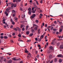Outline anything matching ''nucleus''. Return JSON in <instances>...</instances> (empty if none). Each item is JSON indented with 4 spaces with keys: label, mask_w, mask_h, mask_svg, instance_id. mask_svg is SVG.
I'll return each mask as SVG.
<instances>
[{
    "label": "nucleus",
    "mask_w": 63,
    "mask_h": 63,
    "mask_svg": "<svg viewBox=\"0 0 63 63\" xmlns=\"http://www.w3.org/2000/svg\"><path fill=\"white\" fill-rule=\"evenodd\" d=\"M25 30V29H24V28H23L22 29V31H24Z\"/></svg>",
    "instance_id": "6e6d98bb"
},
{
    "label": "nucleus",
    "mask_w": 63,
    "mask_h": 63,
    "mask_svg": "<svg viewBox=\"0 0 63 63\" xmlns=\"http://www.w3.org/2000/svg\"><path fill=\"white\" fill-rule=\"evenodd\" d=\"M12 35L13 36H15V33H13L12 34Z\"/></svg>",
    "instance_id": "e2e57ef3"
},
{
    "label": "nucleus",
    "mask_w": 63,
    "mask_h": 63,
    "mask_svg": "<svg viewBox=\"0 0 63 63\" xmlns=\"http://www.w3.org/2000/svg\"><path fill=\"white\" fill-rule=\"evenodd\" d=\"M51 28V26H48V27L47 28V29H49V28Z\"/></svg>",
    "instance_id": "72a5a7b5"
},
{
    "label": "nucleus",
    "mask_w": 63,
    "mask_h": 63,
    "mask_svg": "<svg viewBox=\"0 0 63 63\" xmlns=\"http://www.w3.org/2000/svg\"><path fill=\"white\" fill-rule=\"evenodd\" d=\"M14 6V3L12 4L11 5V7L13 8V7Z\"/></svg>",
    "instance_id": "6ab92c4d"
},
{
    "label": "nucleus",
    "mask_w": 63,
    "mask_h": 63,
    "mask_svg": "<svg viewBox=\"0 0 63 63\" xmlns=\"http://www.w3.org/2000/svg\"><path fill=\"white\" fill-rule=\"evenodd\" d=\"M25 53H27V54L29 53V51L27 50V49H25Z\"/></svg>",
    "instance_id": "20e7f679"
},
{
    "label": "nucleus",
    "mask_w": 63,
    "mask_h": 63,
    "mask_svg": "<svg viewBox=\"0 0 63 63\" xmlns=\"http://www.w3.org/2000/svg\"><path fill=\"white\" fill-rule=\"evenodd\" d=\"M13 30H15V31H17V30L16 28H13Z\"/></svg>",
    "instance_id": "2eb2a0df"
},
{
    "label": "nucleus",
    "mask_w": 63,
    "mask_h": 63,
    "mask_svg": "<svg viewBox=\"0 0 63 63\" xmlns=\"http://www.w3.org/2000/svg\"><path fill=\"white\" fill-rule=\"evenodd\" d=\"M57 57H63V56L61 54H59L57 55Z\"/></svg>",
    "instance_id": "7ed1b4c3"
},
{
    "label": "nucleus",
    "mask_w": 63,
    "mask_h": 63,
    "mask_svg": "<svg viewBox=\"0 0 63 63\" xmlns=\"http://www.w3.org/2000/svg\"><path fill=\"white\" fill-rule=\"evenodd\" d=\"M38 47H41V45H40L39 44L38 45Z\"/></svg>",
    "instance_id": "58836bf2"
},
{
    "label": "nucleus",
    "mask_w": 63,
    "mask_h": 63,
    "mask_svg": "<svg viewBox=\"0 0 63 63\" xmlns=\"http://www.w3.org/2000/svg\"><path fill=\"white\" fill-rule=\"evenodd\" d=\"M31 40H27V42L29 43V42H30L31 41Z\"/></svg>",
    "instance_id": "c756f323"
},
{
    "label": "nucleus",
    "mask_w": 63,
    "mask_h": 63,
    "mask_svg": "<svg viewBox=\"0 0 63 63\" xmlns=\"http://www.w3.org/2000/svg\"><path fill=\"white\" fill-rule=\"evenodd\" d=\"M34 32H35V31L34 30L32 29V33H33Z\"/></svg>",
    "instance_id": "a211bd4d"
},
{
    "label": "nucleus",
    "mask_w": 63,
    "mask_h": 63,
    "mask_svg": "<svg viewBox=\"0 0 63 63\" xmlns=\"http://www.w3.org/2000/svg\"><path fill=\"white\" fill-rule=\"evenodd\" d=\"M20 59H21L20 58H19L18 59H16V61H19V60H20Z\"/></svg>",
    "instance_id": "f704fd0d"
},
{
    "label": "nucleus",
    "mask_w": 63,
    "mask_h": 63,
    "mask_svg": "<svg viewBox=\"0 0 63 63\" xmlns=\"http://www.w3.org/2000/svg\"><path fill=\"white\" fill-rule=\"evenodd\" d=\"M53 30L54 32H56V31H57V30H56V29H54Z\"/></svg>",
    "instance_id": "4be33fe9"
},
{
    "label": "nucleus",
    "mask_w": 63,
    "mask_h": 63,
    "mask_svg": "<svg viewBox=\"0 0 63 63\" xmlns=\"http://www.w3.org/2000/svg\"><path fill=\"white\" fill-rule=\"evenodd\" d=\"M43 37H44V35H42L41 36H40V38L41 39H43Z\"/></svg>",
    "instance_id": "393cba45"
},
{
    "label": "nucleus",
    "mask_w": 63,
    "mask_h": 63,
    "mask_svg": "<svg viewBox=\"0 0 63 63\" xmlns=\"http://www.w3.org/2000/svg\"><path fill=\"white\" fill-rule=\"evenodd\" d=\"M28 55H29V56H31V53H30V52H29V54H28Z\"/></svg>",
    "instance_id": "4c0bfd02"
},
{
    "label": "nucleus",
    "mask_w": 63,
    "mask_h": 63,
    "mask_svg": "<svg viewBox=\"0 0 63 63\" xmlns=\"http://www.w3.org/2000/svg\"><path fill=\"white\" fill-rule=\"evenodd\" d=\"M0 38L1 39H3L4 38V37H3V36H0Z\"/></svg>",
    "instance_id": "7c9ffc66"
},
{
    "label": "nucleus",
    "mask_w": 63,
    "mask_h": 63,
    "mask_svg": "<svg viewBox=\"0 0 63 63\" xmlns=\"http://www.w3.org/2000/svg\"><path fill=\"white\" fill-rule=\"evenodd\" d=\"M16 16V15H15V14H14L13 15V17H15V16Z\"/></svg>",
    "instance_id": "69168bd1"
},
{
    "label": "nucleus",
    "mask_w": 63,
    "mask_h": 63,
    "mask_svg": "<svg viewBox=\"0 0 63 63\" xmlns=\"http://www.w3.org/2000/svg\"><path fill=\"white\" fill-rule=\"evenodd\" d=\"M62 60L61 59H60L59 60V63H61L62 62Z\"/></svg>",
    "instance_id": "4468645a"
},
{
    "label": "nucleus",
    "mask_w": 63,
    "mask_h": 63,
    "mask_svg": "<svg viewBox=\"0 0 63 63\" xmlns=\"http://www.w3.org/2000/svg\"><path fill=\"white\" fill-rule=\"evenodd\" d=\"M50 52H51L49 50H48L47 51V53H50Z\"/></svg>",
    "instance_id": "a878e982"
},
{
    "label": "nucleus",
    "mask_w": 63,
    "mask_h": 63,
    "mask_svg": "<svg viewBox=\"0 0 63 63\" xmlns=\"http://www.w3.org/2000/svg\"><path fill=\"white\" fill-rule=\"evenodd\" d=\"M26 34L27 35H28L29 34V31H27L26 32Z\"/></svg>",
    "instance_id": "f3484780"
},
{
    "label": "nucleus",
    "mask_w": 63,
    "mask_h": 63,
    "mask_svg": "<svg viewBox=\"0 0 63 63\" xmlns=\"http://www.w3.org/2000/svg\"><path fill=\"white\" fill-rule=\"evenodd\" d=\"M12 24L13 25H15V23L13 21L12 22Z\"/></svg>",
    "instance_id": "473e14b6"
},
{
    "label": "nucleus",
    "mask_w": 63,
    "mask_h": 63,
    "mask_svg": "<svg viewBox=\"0 0 63 63\" xmlns=\"http://www.w3.org/2000/svg\"><path fill=\"white\" fill-rule=\"evenodd\" d=\"M32 13H35V11H34V10L32 12Z\"/></svg>",
    "instance_id": "49530a36"
},
{
    "label": "nucleus",
    "mask_w": 63,
    "mask_h": 63,
    "mask_svg": "<svg viewBox=\"0 0 63 63\" xmlns=\"http://www.w3.org/2000/svg\"><path fill=\"white\" fill-rule=\"evenodd\" d=\"M4 38L5 39H7L8 38V37L6 36H4Z\"/></svg>",
    "instance_id": "b1692460"
},
{
    "label": "nucleus",
    "mask_w": 63,
    "mask_h": 63,
    "mask_svg": "<svg viewBox=\"0 0 63 63\" xmlns=\"http://www.w3.org/2000/svg\"><path fill=\"white\" fill-rule=\"evenodd\" d=\"M40 29L39 30H38V34H39L40 33Z\"/></svg>",
    "instance_id": "412c9836"
},
{
    "label": "nucleus",
    "mask_w": 63,
    "mask_h": 63,
    "mask_svg": "<svg viewBox=\"0 0 63 63\" xmlns=\"http://www.w3.org/2000/svg\"><path fill=\"white\" fill-rule=\"evenodd\" d=\"M0 60L1 62V61L3 60V57H0Z\"/></svg>",
    "instance_id": "f8f14e48"
},
{
    "label": "nucleus",
    "mask_w": 63,
    "mask_h": 63,
    "mask_svg": "<svg viewBox=\"0 0 63 63\" xmlns=\"http://www.w3.org/2000/svg\"><path fill=\"white\" fill-rule=\"evenodd\" d=\"M4 35V33H2L0 34V36H3Z\"/></svg>",
    "instance_id": "864d4df0"
},
{
    "label": "nucleus",
    "mask_w": 63,
    "mask_h": 63,
    "mask_svg": "<svg viewBox=\"0 0 63 63\" xmlns=\"http://www.w3.org/2000/svg\"><path fill=\"white\" fill-rule=\"evenodd\" d=\"M20 10L21 11H22V9L21 8H20Z\"/></svg>",
    "instance_id": "774afa93"
},
{
    "label": "nucleus",
    "mask_w": 63,
    "mask_h": 63,
    "mask_svg": "<svg viewBox=\"0 0 63 63\" xmlns=\"http://www.w3.org/2000/svg\"><path fill=\"white\" fill-rule=\"evenodd\" d=\"M49 31V32H50V29H47Z\"/></svg>",
    "instance_id": "4d7b16f0"
},
{
    "label": "nucleus",
    "mask_w": 63,
    "mask_h": 63,
    "mask_svg": "<svg viewBox=\"0 0 63 63\" xmlns=\"http://www.w3.org/2000/svg\"><path fill=\"white\" fill-rule=\"evenodd\" d=\"M16 4H14V7L16 8Z\"/></svg>",
    "instance_id": "bb28decb"
},
{
    "label": "nucleus",
    "mask_w": 63,
    "mask_h": 63,
    "mask_svg": "<svg viewBox=\"0 0 63 63\" xmlns=\"http://www.w3.org/2000/svg\"><path fill=\"white\" fill-rule=\"evenodd\" d=\"M49 57L50 58H52V56L51 55H49Z\"/></svg>",
    "instance_id": "c85d7f7f"
},
{
    "label": "nucleus",
    "mask_w": 63,
    "mask_h": 63,
    "mask_svg": "<svg viewBox=\"0 0 63 63\" xmlns=\"http://www.w3.org/2000/svg\"><path fill=\"white\" fill-rule=\"evenodd\" d=\"M17 29L18 30V31L19 32H20V31H21V29H20V28L18 27H17Z\"/></svg>",
    "instance_id": "39448f33"
},
{
    "label": "nucleus",
    "mask_w": 63,
    "mask_h": 63,
    "mask_svg": "<svg viewBox=\"0 0 63 63\" xmlns=\"http://www.w3.org/2000/svg\"><path fill=\"white\" fill-rule=\"evenodd\" d=\"M52 33L53 34H54L55 33V32H54V31H52Z\"/></svg>",
    "instance_id": "8fccbe9b"
},
{
    "label": "nucleus",
    "mask_w": 63,
    "mask_h": 63,
    "mask_svg": "<svg viewBox=\"0 0 63 63\" xmlns=\"http://www.w3.org/2000/svg\"><path fill=\"white\" fill-rule=\"evenodd\" d=\"M16 59H17V58L16 57H15L12 58L13 60L14 61H16Z\"/></svg>",
    "instance_id": "423d86ee"
},
{
    "label": "nucleus",
    "mask_w": 63,
    "mask_h": 63,
    "mask_svg": "<svg viewBox=\"0 0 63 63\" xmlns=\"http://www.w3.org/2000/svg\"><path fill=\"white\" fill-rule=\"evenodd\" d=\"M10 27L11 28H13V25L11 26Z\"/></svg>",
    "instance_id": "603ef678"
},
{
    "label": "nucleus",
    "mask_w": 63,
    "mask_h": 63,
    "mask_svg": "<svg viewBox=\"0 0 63 63\" xmlns=\"http://www.w3.org/2000/svg\"><path fill=\"white\" fill-rule=\"evenodd\" d=\"M12 12L13 13H15V12H16V11L15 10H13L12 11Z\"/></svg>",
    "instance_id": "ea45409f"
},
{
    "label": "nucleus",
    "mask_w": 63,
    "mask_h": 63,
    "mask_svg": "<svg viewBox=\"0 0 63 63\" xmlns=\"http://www.w3.org/2000/svg\"><path fill=\"white\" fill-rule=\"evenodd\" d=\"M5 14L6 16H8V14L7 13V12L5 11Z\"/></svg>",
    "instance_id": "6e6552de"
},
{
    "label": "nucleus",
    "mask_w": 63,
    "mask_h": 63,
    "mask_svg": "<svg viewBox=\"0 0 63 63\" xmlns=\"http://www.w3.org/2000/svg\"><path fill=\"white\" fill-rule=\"evenodd\" d=\"M8 63H12V61L11 60H10L8 61Z\"/></svg>",
    "instance_id": "ddd939ff"
},
{
    "label": "nucleus",
    "mask_w": 63,
    "mask_h": 63,
    "mask_svg": "<svg viewBox=\"0 0 63 63\" xmlns=\"http://www.w3.org/2000/svg\"><path fill=\"white\" fill-rule=\"evenodd\" d=\"M22 27H23V25H21V26L20 28H22Z\"/></svg>",
    "instance_id": "680f3d73"
},
{
    "label": "nucleus",
    "mask_w": 63,
    "mask_h": 63,
    "mask_svg": "<svg viewBox=\"0 0 63 63\" xmlns=\"http://www.w3.org/2000/svg\"><path fill=\"white\" fill-rule=\"evenodd\" d=\"M7 59H10V57H7Z\"/></svg>",
    "instance_id": "37998d69"
},
{
    "label": "nucleus",
    "mask_w": 63,
    "mask_h": 63,
    "mask_svg": "<svg viewBox=\"0 0 63 63\" xmlns=\"http://www.w3.org/2000/svg\"><path fill=\"white\" fill-rule=\"evenodd\" d=\"M62 31V29H61L60 30V32H61Z\"/></svg>",
    "instance_id": "3c124183"
},
{
    "label": "nucleus",
    "mask_w": 63,
    "mask_h": 63,
    "mask_svg": "<svg viewBox=\"0 0 63 63\" xmlns=\"http://www.w3.org/2000/svg\"><path fill=\"white\" fill-rule=\"evenodd\" d=\"M53 29V27H52L50 28L51 30H52Z\"/></svg>",
    "instance_id": "5fc2aeb1"
},
{
    "label": "nucleus",
    "mask_w": 63,
    "mask_h": 63,
    "mask_svg": "<svg viewBox=\"0 0 63 63\" xmlns=\"http://www.w3.org/2000/svg\"><path fill=\"white\" fill-rule=\"evenodd\" d=\"M31 8H29V9H28V10H29V11H31Z\"/></svg>",
    "instance_id": "e433bc0d"
},
{
    "label": "nucleus",
    "mask_w": 63,
    "mask_h": 63,
    "mask_svg": "<svg viewBox=\"0 0 63 63\" xmlns=\"http://www.w3.org/2000/svg\"><path fill=\"white\" fill-rule=\"evenodd\" d=\"M32 13V11H29L28 12V14H29V15H31V14Z\"/></svg>",
    "instance_id": "1a4fd4ad"
},
{
    "label": "nucleus",
    "mask_w": 63,
    "mask_h": 63,
    "mask_svg": "<svg viewBox=\"0 0 63 63\" xmlns=\"http://www.w3.org/2000/svg\"><path fill=\"white\" fill-rule=\"evenodd\" d=\"M10 21L11 22H13V19H11Z\"/></svg>",
    "instance_id": "13d9d810"
},
{
    "label": "nucleus",
    "mask_w": 63,
    "mask_h": 63,
    "mask_svg": "<svg viewBox=\"0 0 63 63\" xmlns=\"http://www.w3.org/2000/svg\"><path fill=\"white\" fill-rule=\"evenodd\" d=\"M32 35H33V34L32 33L30 34V36L31 37V36H32Z\"/></svg>",
    "instance_id": "cd10ccee"
},
{
    "label": "nucleus",
    "mask_w": 63,
    "mask_h": 63,
    "mask_svg": "<svg viewBox=\"0 0 63 63\" xmlns=\"http://www.w3.org/2000/svg\"><path fill=\"white\" fill-rule=\"evenodd\" d=\"M5 20H6V19H5V18L3 19L2 20V21H5Z\"/></svg>",
    "instance_id": "09e8293b"
},
{
    "label": "nucleus",
    "mask_w": 63,
    "mask_h": 63,
    "mask_svg": "<svg viewBox=\"0 0 63 63\" xmlns=\"http://www.w3.org/2000/svg\"><path fill=\"white\" fill-rule=\"evenodd\" d=\"M8 9H9V10H10V9H11V7H9Z\"/></svg>",
    "instance_id": "338daca9"
},
{
    "label": "nucleus",
    "mask_w": 63,
    "mask_h": 63,
    "mask_svg": "<svg viewBox=\"0 0 63 63\" xmlns=\"http://www.w3.org/2000/svg\"><path fill=\"white\" fill-rule=\"evenodd\" d=\"M54 62H57V59L56 58H55V59L54 60Z\"/></svg>",
    "instance_id": "9b49d317"
},
{
    "label": "nucleus",
    "mask_w": 63,
    "mask_h": 63,
    "mask_svg": "<svg viewBox=\"0 0 63 63\" xmlns=\"http://www.w3.org/2000/svg\"><path fill=\"white\" fill-rule=\"evenodd\" d=\"M60 48L63 49V45H62L60 46Z\"/></svg>",
    "instance_id": "0eeeda50"
},
{
    "label": "nucleus",
    "mask_w": 63,
    "mask_h": 63,
    "mask_svg": "<svg viewBox=\"0 0 63 63\" xmlns=\"http://www.w3.org/2000/svg\"><path fill=\"white\" fill-rule=\"evenodd\" d=\"M6 11H7V12H9V11L10 10L8 8H7L6 9Z\"/></svg>",
    "instance_id": "c9c22d12"
},
{
    "label": "nucleus",
    "mask_w": 63,
    "mask_h": 63,
    "mask_svg": "<svg viewBox=\"0 0 63 63\" xmlns=\"http://www.w3.org/2000/svg\"><path fill=\"white\" fill-rule=\"evenodd\" d=\"M25 16V15H22V18H23V17H24Z\"/></svg>",
    "instance_id": "5701e85b"
},
{
    "label": "nucleus",
    "mask_w": 63,
    "mask_h": 63,
    "mask_svg": "<svg viewBox=\"0 0 63 63\" xmlns=\"http://www.w3.org/2000/svg\"><path fill=\"white\" fill-rule=\"evenodd\" d=\"M18 36L19 37H21V35L20 34H18Z\"/></svg>",
    "instance_id": "a19ab883"
},
{
    "label": "nucleus",
    "mask_w": 63,
    "mask_h": 63,
    "mask_svg": "<svg viewBox=\"0 0 63 63\" xmlns=\"http://www.w3.org/2000/svg\"><path fill=\"white\" fill-rule=\"evenodd\" d=\"M6 59L5 58L3 60V61H4V62H6Z\"/></svg>",
    "instance_id": "79ce46f5"
},
{
    "label": "nucleus",
    "mask_w": 63,
    "mask_h": 63,
    "mask_svg": "<svg viewBox=\"0 0 63 63\" xmlns=\"http://www.w3.org/2000/svg\"><path fill=\"white\" fill-rule=\"evenodd\" d=\"M36 3L38 5H39V3L37 1H36Z\"/></svg>",
    "instance_id": "0e129e2a"
},
{
    "label": "nucleus",
    "mask_w": 63,
    "mask_h": 63,
    "mask_svg": "<svg viewBox=\"0 0 63 63\" xmlns=\"http://www.w3.org/2000/svg\"><path fill=\"white\" fill-rule=\"evenodd\" d=\"M36 23H38V22H39V21H38V20H36Z\"/></svg>",
    "instance_id": "c03bdc74"
},
{
    "label": "nucleus",
    "mask_w": 63,
    "mask_h": 63,
    "mask_svg": "<svg viewBox=\"0 0 63 63\" xmlns=\"http://www.w3.org/2000/svg\"><path fill=\"white\" fill-rule=\"evenodd\" d=\"M56 21H55L54 22V24H57V22H56Z\"/></svg>",
    "instance_id": "de8ad7c7"
},
{
    "label": "nucleus",
    "mask_w": 63,
    "mask_h": 63,
    "mask_svg": "<svg viewBox=\"0 0 63 63\" xmlns=\"http://www.w3.org/2000/svg\"><path fill=\"white\" fill-rule=\"evenodd\" d=\"M14 19L15 20H16L17 21V20H18V18L16 17H15L14 18Z\"/></svg>",
    "instance_id": "9d476101"
},
{
    "label": "nucleus",
    "mask_w": 63,
    "mask_h": 63,
    "mask_svg": "<svg viewBox=\"0 0 63 63\" xmlns=\"http://www.w3.org/2000/svg\"><path fill=\"white\" fill-rule=\"evenodd\" d=\"M18 41H20V42H23V40L20 39H19L18 40Z\"/></svg>",
    "instance_id": "aec40b11"
},
{
    "label": "nucleus",
    "mask_w": 63,
    "mask_h": 63,
    "mask_svg": "<svg viewBox=\"0 0 63 63\" xmlns=\"http://www.w3.org/2000/svg\"><path fill=\"white\" fill-rule=\"evenodd\" d=\"M42 40V39L41 38L40 39H39V41H38L39 42V41H41Z\"/></svg>",
    "instance_id": "bf43d9fd"
},
{
    "label": "nucleus",
    "mask_w": 63,
    "mask_h": 63,
    "mask_svg": "<svg viewBox=\"0 0 63 63\" xmlns=\"http://www.w3.org/2000/svg\"><path fill=\"white\" fill-rule=\"evenodd\" d=\"M54 43H55V44H57V46H59V44L58 43H57V42H54Z\"/></svg>",
    "instance_id": "dca6fc26"
},
{
    "label": "nucleus",
    "mask_w": 63,
    "mask_h": 63,
    "mask_svg": "<svg viewBox=\"0 0 63 63\" xmlns=\"http://www.w3.org/2000/svg\"><path fill=\"white\" fill-rule=\"evenodd\" d=\"M53 63V61H51L49 63Z\"/></svg>",
    "instance_id": "052dcab7"
},
{
    "label": "nucleus",
    "mask_w": 63,
    "mask_h": 63,
    "mask_svg": "<svg viewBox=\"0 0 63 63\" xmlns=\"http://www.w3.org/2000/svg\"><path fill=\"white\" fill-rule=\"evenodd\" d=\"M49 48L50 49H52L53 48V47L52 46H50L49 47Z\"/></svg>",
    "instance_id": "2f4dec72"
},
{
    "label": "nucleus",
    "mask_w": 63,
    "mask_h": 63,
    "mask_svg": "<svg viewBox=\"0 0 63 63\" xmlns=\"http://www.w3.org/2000/svg\"><path fill=\"white\" fill-rule=\"evenodd\" d=\"M8 37H9L10 38H11V37H12L11 35H8Z\"/></svg>",
    "instance_id": "a18cd8bd"
},
{
    "label": "nucleus",
    "mask_w": 63,
    "mask_h": 63,
    "mask_svg": "<svg viewBox=\"0 0 63 63\" xmlns=\"http://www.w3.org/2000/svg\"><path fill=\"white\" fill-rule=\"evenodd\" d=\"M33 27H34V29L35 30L37 31L38 30V26L35 24H34L33 25Z\"/></svg>",
    "instance_id": "f257e3e1"
},
{
    "label": "nucleus",
    "mask_w": 63,
    "mask_h": 63,
    "mask_svg": "<svg viewBox=\"0 0 63 63\" xmlns=\"http://www.w3.org/2000/svg\"><path fill=\"white\" fill-rule=\"evenodd\" d=\"M36 16V14H33L32 16H31V18H34Z\"/></svg>",
    "instance_id": "f03ea898"
}]
</instances>
